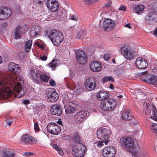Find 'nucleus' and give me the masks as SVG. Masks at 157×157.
<instances>
[{"mask_svg": "<svg viewBox=\"0 0 157 157\" xmlns=\"http://www.w3.org/2000/svg\"><path fill=\"white\" fill-rule=\"evenodd\" d=\"M148 13L146 17L147 22L153 23L157 21V2L149 6L148 8Z\"/></svg>", "mask_w": 157, "mask_h": 157, "instance_id": "f257e3e1", "label": "nucleus"}, {"mask_svg": "<svg viewBox=\"0 0 157 157\" xmlns=\"http://www.w3.org/2000/svg\"><path fill=\"white\" fill-rule=\"evenodd\" d=\"M48 36L53 44L56 46H58L63 40V37L61 33L56 29L50 31Z\"/></svg>", "mask_w": 157, "mask_h": 157, "instance_id": "f03ea898", "label": "nucleus"}, {"mask_svg": "<svg viewBox=\"0 0 157 157\" xmlns=\"http://www.w3.org/2000/svg\"><path fill=\"white\" fill-rule=\"evenodd\" d=\"M18 79H18H17V83L16 82L15 80L13 81L15 83L13 91L17 97L21 98L25 94L27 90L25 88L23 87L22 86V85L23 84L22 80H21L20 78H19Z\"/></svg>", "mask_w": 157, "mask_h": 157, "instance_id": "7ed1b4c3", "label": "nucleus"}, {"mask_svg": "<svg viewBox=\"0 0 157 157\" xmlns=\"http://www.w3.org/2000/svg\"><path fill=\"white\" fill-rule=\"evenodd\" d=\"M120 144L125 150L128 152H130L134 146V142L132 139L128 137H124L120 140Z\"/></svg>", "mask_w": 157, "mask_h": 157, "instance_id": "20e7f679", "label": "nucleus"}, {"mask_svg": "<svg viewBox=\"0 0 157 157\" xmlns=\"http://www.w3.org/2000/svg\"><path fill=\"white\" fill-rule=\"evenodd\" d=\"M116 102L113 99H109L107 101L101 102L100 106L105 111L113 110L116 107Z\"/></svg>", "mask_w": 157, "mask_h": 157, "instance_id": "39448f33", "label": "nucleus"}, {"mask_svg": "<svg viewBox=\"0 0 157 157\" xmlns=\"http://www.w3.org/2000/svg\"><path fill=\"white\" fill-rule=\"evenodd\" d=\"M110 134V131L102 128H98L97 132L98 138L101 140H109Z\"/></svg>", "mask_w": 157, "mask_h": 157, "instance_id": "423d86ee", "label": "nucleus"}, {"mask_svg": "<svg viewBox=\"0 0 157 157\" xmlns=\"http://www.w3.org/2000/svg\"><path fill=\"white\" fill-rule=\"evenodd\" d=\"M121 52L124 58L127 60L132 59L135 56L133 51L127 45L124 46L121 48Z\"/></svg>", "mask_w": 157, "mask_h": 157, "instance_id": "0eeeda50", "label": "nucleus"}, {"mask_svg": "<svg viewBox=\"0 0 157 157\" xmlns=\"http://www.w3.org/2000/svg\"><path fill=\"white\" fill-rule=\"evenodd\" d=\"M76 59L77 62L81 64H84L87 60V57L86 52L82 50H79L76 53Z\"/></svg>", "mask_w": 157, "mask_h": 157, "instance_id": "6e6552de", "label": "nucleus"}, {"mask_svg": "<svg viewBox=\"0 0 157 157\" xmlns=\"http://www.w3.org/2000/svg\"><path fill=\"white\" fill-rule=\"evenodd\" d=\"M46 95L48 100L51 102H55L59 98L58 94L56 92V90L53 88L48 89Z\"/></svg>", "mask_w": 157, "mask_h": 157, "instance_id": "1a4fd4ad", "label": "nucleus"}, {"mask_svg": "<svg viewBox=\"0 0 157 157\" xmlns=\"http://www.w3.org/2000/svg\"><path fill=\"white\" fill-rule=\"evenodd\" d=\"M47 128L48 131L50 133L53 135H58L61 131L60 127L55 123L48 124L47 126Z\"/></svg>", "mask_w": 157, "mask_h": 157, "instance_id": "9d476101", "label": "nucleus"}, {"mask_svg": "<svg viewBox=\"0 0 157 157\" xmlns=\"http://www.w3.org/2000/svg\"><path fill=\"white\" fill-rule=\"evenodd\" d=\"M89 115V112L86 111L77 112L75 116V121L77 123H82Z\"/></svg>", "mask_w": 157, "mask_h": 157, "instance_id": "9b49d317", "label": "nucleus"}, {"mask_svg": "<svg viewBox=\"0 0 157 157\" xmlns=\"http://www.w3.org/2000/svg\"><path fill=\"white\" fill-rule=\"evenodd\" d=\"M11 13L9 8L5 6L1 7L0 9V21L7 19L10 16Z\"/></svg>", "mask_w": 157, "mask_h": 157, "instance_id": "f8f14e48", "label": "nucleus"}, {"mask_svg": "<svg viewBox=\"0 0 157 157\" xmlns=\"http://www.w3.org/2000/svg\"><path fill=\"white\" fill-rule=\"evenodd\" d=\"M12 94L11 90L9 88L6 89L5 84L0 82V95L6 98L11 96Z\"/></svg>", "mask_w": 157, "mask_h": 157, "instance_id": "ddd939ff", "label": "nucleus"}, {"mask_svg": "<svg viewBox=\"0 0 157 157\" xmlns=\"http://www.w3.org/2000/svg\"><path fill=\"white\" fill-rule=\"evenodd\" d=\"M86 147L82 144H79L78 146H75L72 148V153L76 155H83L85 154Z\"/></svg>", "mask_w": 157, "mask_h": 157, "instance_id": "4468645a", "label": "nucleus"}, {"mask_svg": "<svg viewBox=\"0 0 157 157\" xmlns=\"http://www.w3.org/2000/svg\"><path fill=\"white\" fill-rule=\"evenodd\" d=\"M84 85L87 90L91 91L96 88V84L94 79L93 78H90L85 82Z\"/></svg>", "mask_w": 157, "mask_h": 157, "instance_id": "2eb2a0df", "label": "nucleus"}, {"mask_svg": "<svg viewBox=\"0 0 157 157\" xmlns=\"http://www.w3.org/2000/svg\"><path fill=\"white\" fill-rule=\"evenodd\" d=\"M102 154L104 157H114L116 155L115 149L112 146L107 147L104 149Z\"/></svg>", "mask_w": 157, "mask_h": 157, "instance_id": "dca6fc26", "label": "nucleus"}, {"mask_svg": "<svg viewBox=\"0 0 157 157\" xmlns=\"http://www.w3.org/2000/svg\"><path fill=\"white\" fill-rule=\"evenodd\" d=\"M28 29L25 26L21 27L17 26L15 28L14 33L15 39L20 38L21 37V35L23 34L27 31Z\"/></svg>", "mask_w": 157, "mask_h": 157, "instance_id": "f3484780", "label": "nucleus"}, {"mask_svg": "<svg viewBox=\"0 0 157 157\" xmlns=\"http://www.w3.org/2000/svg\"><path fill=\"white\" fill-rule=\"evenodd\" d=\"M135 63L137 67L142 69H146L148 65L147 61L141 57L137 58L136 60Z\"/></svg>", "mask_w": 157, "mask_h": 157, "instance_id": "a211bd4d", "label": "nucleus"}, {"mask_svg": "<svg viewBox=\"0 0 157 157\" xmlns=\"http://www.w3.org/2000/svg\"><path fill=\"white\" fill-rule=\"evenodd\" d=\"M8 68L10 72L15 75L18 74L21 71L20 65L13 62L9 64Z\"/></svg>", "mask_w": 157, "mask_h": 157, "instance_id": "6ab92c4d", "label": "nucleus"}, {"mask_svg": "<svg viewBox=\"0 0 157 157\" xmlns=\"http://www.w3.org/2000/svg\"><path fill=\"white\" fill-rule=\"evenodd\" d=\"M21 141L24 144H27L31 143L36 144L37 142L36 139L27 134L22 136Z\"/></svg>", "mask_w": 157, "mask_h": 157, "instance_id": "aec40b11", "label": "nucleus"}, {"mask_svg": "<svg viewBox=\"0 0 157 157\" xmlns=\"http://www.w3.org/2000/svg\"><path fill=\"white\" fill-rule=\"evenodd\" d=\"M46 5L48 8L53 12L56 11L59 8L58 2L55 0H48Z\"/></svg>", "mask_w": 157, "mask_h": 157, "instance_id": "412c9836", "label": "nucleus"}, {"mask_svg": "<svg viewBox=\"0 0 157 157\" xmlns=\"http://www.w3.org/2000/svg\"><path fill=\"white\" fill-rule=\"evenodd\" d=\"M114 24L111 19H105L103 24V28L105 31H109L114 29Z\"/></svg>", "mask_w": 157, "mask_h": 157, "instance_id": "4be33fe9", "label": "nucleus"}, {"mask_svg": "<svg viewBox=\"0 0 157 157\" xmlns=\"http://www.w3.org/2000/svg\"><path fill=\"white\" fill-rule=\"evenodd\" d=\"M51 112L52 114L59 116L62 113V109L59 105H54L51 107Z\"/></svg>", "mask_w": 157, "mask_h": 157, "instance_id": "5701e85b", "label": "nucleus"}, {"mask_svg": "<svg viewBox=\"0 0 157 157\" xmlns=\"http://www.w3.org/2000/svg\"><path fill=\"white\" fill-rule=\"evenodd\" d=\"M109 97V94L105 91H101L98 94L97 97L98 99L100 101L107 100Z\"/></svg>", "mask_w": 157, "mask_h": 157, "instance_id": "b1692460", "label": "nucleus"}, {"mask_svg": "<svg viewBox=\"0 0 157 157\" xmlns=\"http://www.w3.org/2000/svg\"><path fill=\"white\" fill-rule=\"evenodd\" d=\"M144 80L154 85H157V77L155 75H150L146 76Z\"/></svg>", "mask_w": 157, "mask_h": 157, "instance_id": "393cba45", "label": "nucleus"}, {"mask_svg": "<svg viewBox=\"0 0 157 157\" xmlns=\"http://www.w3.org/2000/svg\"><path fill=\"white\" fill-rule=\"evenodd\" d=\"M90 68L91 70L94 72L98 71L101 69L100 64L97 61L92 62L90 65Z\"/></svg>", "mask_w": 157, "mask_h": 157, "instance_id": "a878e982", "label": "nucleus"}, {"mask_svg": "<svg viewBox=\"0 0 157 157\" xmlns=\"http://www.w3.org/2000/svg\"><path fill=\"white\" fill-rule=\"evenodd\" d=\"M132 117V113L129 110L124 111L122 115V119L125 121H128Z\"/></svg>", "mask_w": 157, "mask_h": 157, "instance_id": "bb28decb", "label": "nucleus"}, {"mask_svg": "<svg viewBox=\"0 0 157 157\" xmlns=\"http://www.w3.org/2000/svg\"><path fill=\"white\" fill-rule=\"evenodd\" d=\"M50 77L49 75L46 74L45 73H42L40 74L38 78V80L40 81V83H37V84H40L42 82H48Z\"/></svg>", "mask_w": 157, "mask_h": 157, "instance_id": "cd10ccee", "label": "nucleus"}, {"mask_svg": "<svg viewBox=\"0 0 157 157\" xmlns=\"http://www.w3.org/2000/svg\"><path fill=\"white\" fill-rule=\"evenodd\" d=\"M140 148V147L138 145L133 146L130 151L132 155L134 157H137L138 156Z\"/></svg>", "mask_w": 157, "mask_h": 157, "instance_id": "c85d7f7f", "label": "nucleus"}, {"mask_svg": "<svg viewBox=\"0 0 157 157\" xmlns=\"http://www.w3.org/2000/svg\"><path fill=\"white\" fill-rule=\"evenodd\" d=\"M31 78L36 83H40V82L38 80V76L37 72L34 70H32L30 72Z\"/></svg>", "mask_w": 157, "mask_h": 157, "instance_id": "c756f323", "label": "nucleus"}, {"mask_svg": "<svg viewBox=\"0 0 157 157\" xmlns=\"http://www.w3.org/2000/svg\"><path fill=\"white\" fill-rule=\"evenodd\" d=\"M40 28L37 25H33L31 28L30 35L32 36H34L38 34Z\"/></svg>", "mask_w": 157, "mask_h": 157, "instance_id": "7c9ffc66", "label": "nucleus"}, {"mask_svg": "<svg viewBox=\"0 0 157 157\" xmlns=\"http://www.w3.org/2000/svg\"><path fill=\"white\" fill-rule=\"evenodd\" d=\"M64 108L65 112L67 114L73 113L76 111L75 108L72 107L69 104L65 105L64 106Z\"/></svg>", "mask_w": 157, "mask_h": 157, "instance_id": "2f4dec72", "label": "nucleus"}, {"mask_svg": "<svg viewBox=\"0 0 157 157\" xmlns=\"http://www.w3.org/2000/svg\"><path fill=\"white\" fill-rule=\"evenodd\" d=\"M145 9L144 6L143 5H138L134 9L135 12L138 14L143 13Z\"/></svg>", "mask_w": 157, "mask_h": 157, "instance_id": "473e14b6", "label": "nucleus"}, {"mask_svg": "<svg viewBox=\"0 0 157 157\" xmlns=\"http://www.w3.org/2000/svg\"><path fill=\"white\" fill-rule=\"evenodd\" d=\"M14 155V153L10 149L5 151L3 155V157H13Z\"/></svg>", "mask_w": 157, "mask_h": 157, "instance_id": "72a5a7b5", "label": "nucleus"}, {"mask_svg": "<svg viewBox=\"0 0 157 157\" xmlns=\"http://www.w3.org/2000/svg\"><path fill=\"white\" fill-rule=\"evenodd\" d=\"M76 38L77 39H82L84 38L85 36V33L83 30H81L78 31L76 33Z\"/></svg>", "mask_w": 157, "mask_h": 157, "instance_id": "f704fd0d", "label": "nucleus"}, {"mask_svg": "<svg viewBox=\"0 0 157 157\" xmlns=\"http://www.w3.org/2000/svg\"><path fill=\"white\" fill-rule=\"evenodd\" d=\"M63 102L64 104V106L65 105L69 104L70 103V98L67 94H64L63 95Z\"/></svg>", "mask_w": 157, "mask_h": 157, "instance_id": "c9c22d12", "label": "nucleus"}, {"mask_svg": "<svg viewBox=\"0 0 157 157\" xmlns=\"http://www.w3.org/2000/svg\"><path fill=\"white\" fill-rule=\"evenodd\" d=\"M24 46L26 51L28 52L31 47L32 44V41L31 40H29L25 42Z\"/></svg>", "mask_w": 157, "mask_h": 157, "instance_id": "e433bc0d", "label": "nucleus"}, {"mask_svg": "<svg viewBox=\"0 0 157 157\" xmlns=\"http://www.w3.org/2000/svg\"><path fill=\"white\" fill-rule=\"evenodd\" d=\"M73 140L75 142L79 143L80 140V137L78 133L75 132L73 134Z\"/></svg>", "mask_w": 157, "mask_h": 157, "instance_id": "4c0bfd02", "label": "nucleus"}, {"mask_svg": "<svg viewBox=\"0 0 157 157\" xmlns=\"http://www.w3.org/2000/svg\"><path fill=\"white\" fill-rule=\"evenodd\" d=\"M150 128L153 132L157 134V124L152 123L150 126Z\"/></svg>", "mask_w": 157, "mask_h": 157, "instance_id": "58836bf2", "label": "nucleus"}, {"mask_svg": "<svg viewBox=\"0 0 157 157\" xmlns=\"http://www.w3.org/2000/svg\"><path fill=\"white\" fill-rule=\"evenodd\" d=\"M57 63L56 62V61L53 60L52 62L48 64V66L50 67H51L53 69L57 66Z\"/></svg>", "mask_w": 157, "mask_h": 157, "instance_id": "ea45409f", "label": "nucleus"}, {"mask_svg": "<svg viewBox=\"0 0 157 157\" xmlns=\"http://www.w3.org/2000/svg\"><path fill=\"white\" fill-rule=\"evenodd\" d=\"M103 81L104 82H107L108 81L114 82V79L111 76L105 77L103 78Z\"/></svg>", "mask_w": 157, "mask_h": 157, "instance_id": "a19ab883", "label": "nucleus"}, {"mask_svg": "<svg viewBox=\"0 0 157 157\" xmlns=\"http://www.w3.org/2000/svg\"><path fill=\"white\" fill-rule=\"evenodd\" d=\"M109 142V140H102V141H101L98 142L97 145L99 147H101L104 145V143L105 145H107L108 144Z\"/></svg>", "mask_w": 157, "mask_h": 157, "instance_id": "79ce46f5", "label": "nucleus"}, {"mask_svg": "<svg viewBox=\"0 0 157 157\" xmlns=\"http://www.w3.org/2000/svg\"><path fill=\"white\" fill-rule=\"evenodd\" d=\"M153 111L154 112V115L151 117V118L153 120L157 121V111L155 107L153 108Z\"/></svg>", "mask_w": 157, "mask_h": 157, "instance_id": "37998d69", "label": "nucleus"}, {"mask_svg": "<svg viewBox=\"0 0 157 157\" xmlns=\"http://www.w3.org/2000/svg\"><path fill=\"white\" fill-rule=\"evenodd\" d=\"M150 68L152 72L154 73L157 74V65L153 64L151 65Z\"/></svg>", "mask_w": 157, "mask_h": 157, "instance_id": "c03bdc74", "label": "nucleus"}, {"mask_svg": "<svg viewBox=\"0 0 157 157\" xmlns=\"http://www.w3.org/2000/svg\"><path fill=\"white\" fill-rule=\"evenodd\" d=\"M128 123L132 125H135L138 123L137 121L133 117L128 121Z\"/></svg>", "mask_w": 157, "mask_h": 157, "instance_id": "a18cd8bd", "label": "nucleus"}, {"mask_svg": "<svg viewBox=\"0 0 157 157\" xmlns=\"http://www.w3.org/2000/svg\"><path fill=\"white\" fill-rule=\"evenodd\" d=\"M143 113L146 115H149L151 113V109H149L147 110L144 109L143 111Z\"/></svg>", "mask_w": 157, "mask_h": 157, "instance_id": "49530a36", "label": "nucleus"}, {"mask_svg": "<svg viewBox=\"0 0 157 157\" xmlns=\"http://www.w3.org/2000/svg\"><path fill=\"white\" fill-rule=\"evenodd\" d=\"M49 83L51 86L53 87L55 86L56 85L55 82L52 79H51L49 80Z\"/></svg>", "mask_w": 157, "mask_h": 157, "instance_id": "de8ad7c7", "label": "nucleus"}, {"mask_svg": "<svg viewBox=\"0 0 157 157\" xmlns=\"http://www.w3.org/2000/svg\"><path fill=\"white\" fill-rule=\"evenodd\" d=\"M144 109L147 110L149 109V104L148 103H144Z\"/></svg>", "mask_w": 157, "mask_h": 157, "instance_id": "09e8293b", "label": "nucleus"}, {"mask_svg": "<svg viewBox=\"0 0 157 157\" xmlns=\"http://www.w3.org/2000/svg\"><path fill=\"white\" fill-rule=\"evenodd\" d=\"M34 128L36 131H37L39 130L40 128L39 127L38 124L36 122L35 123Z\"/></svg>", "mask_w": 157, "mask_h": 157, "instance_id": "8fccbe9b", "label": "nucleus"}, {"mask_svg": "<svg viewBox=\"0 0 157 157\" xmlns=\"http://www.w3.org/2000/svg\"><path fill=\"white\" fill-rule=\"evenodd\" d=\"M57 13L58 14V17L60 16L61 17V18L64 17V16H63V14L61 11H59L57 12Z\"/></svg>", "mask_w": 157, "mask_h": 157, "instance_id": "3c124183", "label": "nucleus"}, {"mask_svg": "<svg viewBox=\"0 0 157 157\" xmlns=\"http://www.w3.org/2000/svg\"><path fill=\"white\" fill-rule=\"evenodd\" d=\"M25 155L28 156H29L30 157H33V153L31 152H26L25 153Z\"/></svg>", "mask_w": 157, "mask_h": 157, "instance_id": "603ef678", "label": "nucleus"}, {"mask_svg": "<svg viewBox=\"0 0 157 157\" xmlns=\"http://www.w3.org/2000/svg\"><path fill=\"white\" fill-rule=\"evenodd\" d=\"M70 17L71 20L75 21L77 20V17L73 15H70Z\"/></svg>", "mask_w": 157, "mask_h": 157, "instance_id": "864d4df0", "label": "nucleus"}, {"mask_svg": "<svg viewBox=\"0 0 157 157\" xmlns=\"http://www.w3.org/2000/svg\"><path fill=\"white\" fill-rule=\"evenodd\" d=\"M104 57L105 60H108L109 59V56L108 54H105L104 55Z\"/></svg>", "mask_w": 157, "mask_h": 157, "instance_id": "5fc2aeb1", "label": "nucleus"}, {"mask_svg": "<svg viewBox=\"0 0 157 157\" xmlns=\"http://www.w3.org/2000/svg\"><path fill=\"white\" fill-rule=\"evenodd\" d=\"M147 71H145L142 72V73L141 74L142 75H145L143 77V78L144 80V78H145L146 77V76H147V75L148 76V75H150L147 74Z\"/></svg>", "mask_w": 157, "mask_h": 157, "instance_id": "6e6d98bb", "label": "nucleus"}, {"mask_svg": "<svg viewBox=\"0 0 157 157\" xmlns=\"http://www.w3.org/2000/svg\"><path fill=\"white\" fill-rule=\"evenodd\" d=\"M22 102L25 105H28L29 103V101L28 99H25L23 100Z\"/></svg>", "mask_w": 157, "mask_h": 157, "instance_id": "4d7b16f0", "label": "nucleus"}, {"mask_svg": "<svg viewBox=\"0 0 157 157\" xmlns=\"http://www.w3.org/2000/svg\"><path fill=\"white\" fill-rule=\"evenodd\" d=\"M119 10L125 11L126 10V7L124 6H121L119 8Z\"/></svg>", "mask_w": 157, "mask_h": 157, "instance_id": "13d9d810", "label": "nucleus"}, {"mask_svg": "<svg viewBox=\"0 0 157 157\" xmlns=\"http://www.w3.org/2000/svg\"><path fill=\"white\" fill-rule=\"evenodd\" d=\"M10 119H11L10 118L8 119V120L6 121V124L9 126H10L11 125V121H10Z\"/></svg>", "mask_w": 157, "mask_h": 157, "instance_id": "bf43d9fd", "label": "nucleus"}, {"mask_svg": "<svg viewBox=\"0 0 157 157\" xmlns=\"http://www.w3.org/2000/svg\"><path fill=\"white\" fill-rule=\"evenodd\" d=\"M47 57L45 55H44L43 56H41L40 57V59L42 60H43V61H45V60H47Z\"/></svg>", "mask_w": 157, "mask_h": 157, "instance_id": "052dcab7", "label": "nucleus"}, {"mask_svg": "<svg viewBox=\"0 0 157 157\" xmlns=\"http://www.w3.org/2000/svg\"><path fill=\"white\" fill-rule=\"evenodd\" d=\"M1 25L2 27L5 28L7 26V24L6 22H3L1 23Z\"/></svg>", "mask_w": 157, "mask_h": 157, "instance_id": "680f3d73", "label": "nucleus"}, {"mask_svg": "<svg viewBox=\"0 0 157 157\" xmlns=\"http://www.w3.org/2000/svg\"><path fill=\"white\" fill-rule=\"evenodd\" d=\"M53 147L54 149H56L57 151L60 148V147H59L56 144H54L53 145Z\"/></svg>", "mask_w": 157, "mask_h": 157, "instance_id": "e2e57ef3", "label": "nucleus"}, {"mask_svg": "<svg viewBox=\"0 0 157 157\" xmlns=\"http://www.w3.org/2000/svg\"><path fill=\"white\" fill-rule=\"evenodd\" d=\"M124 27L128 28L129 29H131L132 27L130 26V24L129 23H127L124 25Z\"/></svg>", "mask_w": 157, "mask_h": 157, "instance_id": "0e129e2a", "label": "nucleus"}, {"mask_svg": "<svg viewBox=\"0 0 157 157\" xmlns=\"http://www.w3.org/2000/svg\"><path fill=\"white\" fill-rule=\"evenodd\" d=\"M57 151L60 155H62L63 154V152L60 148Z\"/></svg>", "mask_w": 157, "mask_h": 157, "instance_id": "69168bd1", "label": "nucleus"}, {"mask_svg": "<svg viewBox=\"0 0 157 157\" xmlns=\"http://www.w3.org/2000/svg\"><path fill=\"white\" fill-rule=\"evenodd\" d=\"M85 2L87 4H89L92 2V0H84Z\"/></svg>", "mask_w": 157, "mask_h": 157, "instance_id": "338daca9", "label": "nucleus"}, {"mask_svg": "<svg viewBox=\"0 0 157 157\" xmlns=\"http://www.w3.org/2000/svg\"><path fill=\"white\" fill-rule=\"evenodd\" d=\"M154 33L155 35L157 36V28L154 31Z\"/></svg>", "mask_w": 157, "mask_h": 157, "instance_id": "774afa93", "label": "nucleus"}]
</instances>
